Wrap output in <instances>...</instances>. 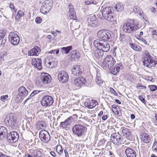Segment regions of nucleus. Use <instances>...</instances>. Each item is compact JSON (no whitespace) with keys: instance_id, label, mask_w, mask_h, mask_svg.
Listing matches in <instances>:
<instances>
[{"instance_id":"1","label":"nucleus","mask_w":157,"mask_h":157,"mask_svg":"<svg viewBox=\"0 0 157 157\" xmlns=\"http://www.w3.org/2000/svg\"><path fill=\"white\" fill-rule=\"evenodd\" d=\"M137 22L135 20L130 19L124 23L122 28L123 32L126 33H132L139 29Z\"/></svg>"},{"instance_id":"2","label":"nucleus","mask_w":157,"mask_h":157,"mask_svg":"<svg viewBox=\"0 0 157 157\" xmlns=\"http://www.w3.org/2000/svg\"><path fill=\"white\" fill-rule=\"evenodd\" d=\"M94 46L97 48L100 49L103 52H106L109 51L110 45L107 42L102 40L98 39L95 40L93 42Z\"/></svg>"},{"instance_id":"3","label":"nucleus","mask_w":157,"mask_h":157,"mask_svg":"<svg viewBox=\"0 0 157 157\" xmlns=\"http://www.w3.org/2000/svg\"><path fill=\"white\" fill-rule=\"evenodd\" d=\"M143 63L144 66L148 68L155 66L157 63V62L153 59L150 54L148 52H145L144 57Z\"/></svg>"},{"instance_id":"4","label":"nucleus","mask_w":157,"mask_h":157,"mask_svg":"<svg viewBox=\"0 0 157 157\" xmlns=\"http://www.w3.org/2000/svg\"><path fill=\"white\" fill-rule=\"evenodd\" d=\"M116 62L114 58L110 55L107 56L101 64L104 69H109L112 67Z\"/></svg>"},{"instance_id":"5","label":"nucleus","mask_w":157,"mask_h":157,"mask_svg":"<svg viewBox=\"0 0 157 157\" xmlns=\"http://www.w3.org/2000/svg\"><path fill=\"white\" fill-rule=\"evenodd\" d=\"M113 9L110 7H107L103 9L102 13L105 19L110 21L113 20Z\"/></svg>"},{"instance_id":"6","label":"nucleus","mask_w":157,"mask_h":157,"mask_svg":"<svg viewBox=\"0 0 157 157\" xmlns=\"http://www.w3.org/2000/svg\"><path fill=\"white\" fill-rule=\"evenodd\" d=\"M53 97L49 95L44 96L40 101L41 105L43 107H49L52 105L54 103Z\"/></svg>"},{"instance_id":"7","label":"nucleus","mask_w":157,"mask_h":157,"mask_svg":"<svg viewBox=\"0 0 157 157\" xmlns=\"http://www.w3.org/2000/svg\"><path fill=\"white\" fill-rule=\"evenodd\" d=\"M97 36L101 40L109 41L111 37V32L106 29L101 30L97 34Z\"/></svg>"},{"instance_id":"8","label":"nucleus","mask_w":157,"mask_h":157,"mask_svg":"<svg viewBox=\"0 0 157 157\" xmlns=\"http://www.w3.org/2000/svg\"><path fill=\"white\" fill-rule=\"evenodd\" d=\"M6 124L9 125L13 128H14L17 125V118L13 114H9L6 116L5 120Z\"/></svg>"},{"instance_id":"9","label":"nucleus","mask_w":157,"mask_h":157,"mask_svg":"<svg viewBox=\"0 0 157 157\" xmlns=\"http://www.w3.org/2000/svg\"><path fill=\"white\" fill-rule=\"evenodd\" d=\"M111 140L112 142L116 145H121L123 142L122 136L118 132L113 133L111 136Z\"/></svg>"},{"instance_id":"10","label":"nucleus","mask_w":157,"mask_h":157,"mask_svg":"<svg viewBox=\"0 0 157 157\" xmlns=\"http://www.w3.org/2000/svg\"><path fill=\"white\" fill-rule=\"evenodd\" d=\"M52 0H45L44 4L41 7L40 12L45 14L49 12L52 8Z\"/></svg>"},{"instance_id":"11","label":"nucleus","mask_w":157,"mask_h":157,"mask_svg":"<svg viewBox=\"0 0 157 157\" xmlns=\"http://www.w3.org/2000/svg\"><path fill=\"white\" fill-rule=\"evenodd\" d=\"M73 132L78 136H82L85 131L84 126L80 124H77L74 126L72 128Z\"/></svg>"},{"instance_id":"12","label":"nucleus","mask_w":157,"mask_h":157,"mask_svg":"<svg viewBox=\"0 0 157 157\" xmlns=\"http://www.w3.org/2000/svg\"><path fill=\"white\" fill-rule=\"evenodd\" d=\"M86 19L89 26L94 28L98 27V22L95 15L86 17Z\"/></svg>"},{"instance_id":"13","label":"nucleus","mask_w":157,"mask_h":157,"mask_svg":"<svg viewBox=\"0 0 157 157\" xmlns=\"http://www.w3.org/2000/svg\"><path fill=\"white\" fill-rule=\"evenodd\" d=\"M39 135L41 140L44 143H47L50 140V135L48 132L45 130H41Z\"/></svg>"},{"instance_id":"14","label":"nucleus","mask_w":157,"mask_h":157,"mask_svg":"<svg viewBox=\"0 0 157 157\" xmlns=\"http://www.w3.org/2000/svg\"><path fill=\"white\" fill-rule=\"evenodd\" d=\"M9 38L10 42L14 45H17L20 41L19 36L14 32H11L10 33Z\"/></svg>"},{"instance_id":"15","label":"nucleus","mask_w":157,"mask_h":157,"mask_svg":"<svg viewBox=\"0 0 157 157\" xmlns=\"http://www.w3.org/2000/svg\"><path fill=\"white\" fill-rule=\"evenodd\" d=\"M58 78L61 82L66 83L68 80L69 76L67 73L63 71H60L58 75Z\"/></svg>"},{"instance_id":"16","label":"nucleus","mask_w":157,"mask_h":157,"mask_svg":"<svg viewBox=\"0 0 157 157\" xmlns=\"http://www.w3.org/2000/svg\"><path fill=\"white\" fill-rule=\"evenodd\" d=\"M19 135L17 132L15 131L11 132L9 134L7 140L10 141V143L16 142L18 139Z\"/></svg>"},{"instance_id":"17","label":"nucleus","mask_w":157,"mask_h":157,"mask_svg":"<svg viewBox=\"0 0 157 157\" xmlns=\"http://www.w3.org/2000/svg\"><path fill=\"white\" fill-rule=\"evenodd\" d=\"M123 67L122 63H117L115 66L113 65L109 67L110 72L114 75H116L121 69H123Z\"/></svg>"},{"instance_id":"18","label":"nucleus","mask_w":157,"mask_h":157,"mask_svg":"<svg viewBox=\"0 0 157 157\" xmlns=\"http://www.w3.org/2000/svg\"><path fill=\"white\" fill-rule=\"evenodd\" d=\"M40 78L42 82L45 84H48L51 81V77L47 73H41Z\"/></svg>"},{"instance_id":"19","label":"nucleus","mask_w":157,"mask_h":157,"mask_svg":"<svg viewBox=\"0 0 157 157\" xmlns=\"http://www.w3.org/2000/svg\"><path fill=\"white\" fill-rule=\"evenodd\" d=\"M42 60L41 59L38 58H34L32 59V64L35 67L39 70L42 69Z\"/></svg>"},{"instance_id":"20","label":"nucleus","mask_w":157,"mask_h":157,"mask_svg":"<svg viewBox=\"0 0 157 157\" xmlns=\"http://www.w3.org/2000/svg\"><path fill=\"white\" fill-rule=\"evenodd\" d=\"M40 51L39 47L35 46L28 52V55L29 56H38Z\"/></svg>"},{"instance_id":"21","label":"nucleus","mask_w":157,"mask_h":157,"mask_svg":"<svg viewBox=\"0 0 157 157\" xmlns=\"http://www.w3.org/2000/svg\"><path fill=\"white\" fill-rule=\"evenodd\" d=\"M86 79L82 77H79L75 79L74 81V84L77 87H79L82 85L85 84L86 82Z\"/></svg>"},{"instance_id":"22","label":"nucleus","mask_w":157,"mask_h":157,"mask_svg":"<svg viewBox=\"0 0 157 157\" xmlns=\"http://www.w3.org/2000/svg\"><path fill=\"white\" fill-rule=\"evenodd\" d=\"M121 129L122 130V135L127 139H129L131 137V132L130 129L126 128L124 127H122Z\"/></svg>"},{"instance_id":"23","label":"nucleus","mask_w":157,"mask_h":157,"mask_svg":"<svg viewBox=\"0 0 157 157\" xmlns=\"http://www.w3.org/2000/svg\"><path fill=\"white\" fill-rule=\"evenodd\" d=\"M79 66L74 65L71 69L73 74L75 75H80L82 73V71L81 70Z\"/></svg>"},{"instance_id":"24","label":"nucleus","mask_w":157,"mask_h":157,"mask_svg":"<svg viewBox=\"0 0 157 157\" xmlns=\"http://www.w3.org/2000/svg\"><path fill=\"white\" fill-rule=\"evenodd\" d=\"M8 133L7 130L4 126L0 127V140L5 139L7 137Z\"/></svg>"},{"instance_id":"25","label":"nucleus","mask_w":157,"mask_h":157,"mask_svg":"<svg viewBox=\"0 0 157 157\" xmlns=\"http://www.w3.org/2000/svg\"><path fill=\"white\" fill-rule=\"evenodd\" d=\"M28 92L23 86H20L18 89V94L21 96L25 98L28 94Z\"/></svg>"},{"instance_id":"26","label":"nucleus","mask_w":157,"mask_h":157,"mask_svg":"<svg viewBox=\"0 0 157 157\" xmlns=\"http://www.w3.org/2000/svg\"><path fill=\"white\" fill-rule=\"evenodd\" d=\"M69 13H70L71 15H69V17L71 19H69V22L72 21V19L75 20L76 18L75 12V9L73 6L70 4H69Z\"/></svg>"},{"instance_id":"27","label":"nucleus","mask_w":157,"mask_h":157,"mask_svg":"<svg viewBox=\"0 0 157 157\" xmlns=\"http://www.w3.org/2000/svg\"><path fill=\"white\" fill-rule=\"evenodd\" d=\"M69 56L70 57V59L76 60V59H78L80 57V55L77 50H75L69 53Z\"/></svg>"},{"instance_id":"28","label":"nucleus","mask_w":157,"mask_h":157,"mask_svg":"<svg viewBox=\"0 0 157 157\" xmlns=\"http://www.w3.org/2000/svg\"><path fill=\"white\" fill-rule=\"evenodd\" d=\"M125 153L127 157H136V152L131 148H127L125 150Z\"/></svg>"},{"instance_id":"29","label":"nucleus","mask_w":157,"mask_h":157,"mask_svg":"<svg viewBox=\"0 0 157 157\" xmlns=\"http://www.w3.org/2000/svg\"><path fill=\"white\" fill-rule=\"evenodd\" d=\"M104 55V52L102 51L97 48L94 52V56L96 59H101L102 58Z\"/></svg>"},{"instance_id":"30","label":"nucleus","mask_w":157,"mask_h":157,"mask_svg":"<svg viewBox=\"0 0 157 157\" xmlns=\"http://www.w3.org/2000/svg\"><path fill=\"white\" fill-rule=\"evenodd\" d=\"M141 139L145 143H149L151 140L150 136L147 133H143L140 135Z\"/></svg>"},{"instance_id":"31","label":"nucleus","mask_w":157,"mask_h":157,"mask_svg":"<svg viewBox=\"0 0 157 157\" xmlns=\"http://www.w3.org/2000/svg\"><path fill=\"white\" fill-rule=\"evenodd\" d=\"M33 153L36 154L33 155L35 157H45V151H44L41 149H39V150L36 151H33Z\"/></svg>"},{"instance_id":"32","label":"nucleus","mask_w":157,"mask_h":157,"mask_svg":"<svg viewBox=\"0 0 157 157\" xmlns=\"http://www.w3.org/2000/svg\"><path fill=\"white\" fill-rule=\"evenodd\" d=\"M95 82L97 84L100 86H102L103 81L101 79L100 74L97 71L96 77L95 78Z\"/></svg>"},{"instance_id":"33","label":"nucleus","mask_w":157,"mask_h":157,"mask_svg":"<svg viewBox=\"0 0 157 157\" xmlns=\"http://www.w3.org/2000/svg\"><path fill=\"white\" fill-rule=\"evenodd\" d=\"M45 125L44 122L42 121H37L36 124V128L38 130L43 128Z\"/></svg>"},{"instance_id":"34","label":"nucleus","mask_w":157,"mask_h":157,"mask_svg":"<svg viewBox=\"0 0 157 157\" xmlns=\"http://www.w3.org/2000/svg\"><path fill=\"white\" fill-rule=\"evenodd\" d=\"M25 15V13L24 12L21 10H19L17 13L15 17V20L17 21H19L20 18L24 17Z\"/></svg>"},{"instance_id":"35","label":"nucleus","mask_w":157,"mask_h":157,"mask_svg":"<svg viewBox=\"0 0 157 157\" xmlns=\"http://www.w3.org/2000/svg\"><path fill=\"white\" fill-rule=\"evenodd\" d=\"M60 125L63 128L67 130L69 128V118H67L64 121L61 122Z\"/></svg>"},{"instance_id":"36","label":"nucleus","mask_w":157,"mask_h":157,"mask_svg":"<svg viewBox=\"0 0 157 157\" xmlns=\"http://www.w3.org/2000/svg\"><path fill=\"white\" fill-rule=\"evenodd\" d=\"M134 12L138 14H139L140 16L143 17V18L145 20H146L144 16V14L142 10L139 7H134L133 9Z\"/></svg>"},{"instance_id":"37","label":"nucleus","mask_w":157,"mask_h":157,"mask_svg":"<svg viewBox=\"0 0 157 157\" xmlns=\"http://www.w3.org/2000/svg\"><path fill=\"white\" fill-rule=\"evenodd\" d=\"M129 45L134 50L138 51H140L141 50V47L135 44L129 43Z\"/></svg>"},{"instance_id":"38","label":"nucleus","mask_w":157,"mask_h":157,"mask_svg":"<svg viewBox=\"0 0 157 157\" xmlns=\"http://www.w3.org/2000/svg\"><path fill=\"white\" fill-rule=\"evenodd\" d=\"M114 8L117 12L121 11L123 10L124 6L121 3H119L116 5Z\"/></svg>"},{"instance_id":"39","label":"nucleus","mask_w":157,"mask_h":157,"mask_svg":"<svg viewBox=\"0 0 157 157\" xmlns=\"http://www.w3.org/2000/svg\"><path fill=\"white\" fill-rule=\"evenodd\" d=\"M56 151L58 154L61 155L63 154V149L60 145H57L56 146Z\"/></svg>"},{"instance_id":"40","label":"nucleus","mask_w":157,"mask_h":157,"mask_svg":"<svg viewBox=\"0 0 157 157\" xmlns=\"http://www.w3.org/2000/svg\"><path fill=\"white\" fill-rule=\"evenodd\" d=\"M6 34V30L4 29H0V40L2 38H4Z\"/></svg>"},{"instance_id":"41","label":"nucleus","mask_w":157,"mask_h":157,"mask_svg":"<svg viewBox=\"0 0 157 157\" xmlns=\"http://www.w3.org/2000/svg\"><path fill=\"white\" fill-rule=\"evenodd\" d=\"M26 127L29 129H32L33 128V123L31 121H28L26 124Z\"/></svg>"},{"instance_id":"42","label":"nucleus","mask_w":157,"mask_h":157,"mask_svg":"<svg viewBox=\"0 0 157 157\" xmlns=\"http://www.w3.org/2000/svg\"><path fill=\"white\" fill-rule=\"evenodd\" d=\"M9 6L12 12H14L15 13H16L17 9L15 8V6L13 3L11 2L10 3Z\"/></svg>"},{"instance_id":"43","label":"nucleus","mask_w":157,"mask_h":157,"mask_svg":"<svg viewBox=\"0 0 157 157\" xmlns=\"http://www.w3.org/2000/svg\"><path fill=\"white\" fill-rule=\"evenodd\" d=\"M56 63L53 61H49L48 63V66L49 68H52L55 67Z\"/></svg>"},{"instance_id":"44","label":"nucleus","mask_w":157,"mask_h":157,"mask_svg":"<svg viewBox=\"0 0 157 157\" xmlns=\"http://www.w3.org/2000/svg\"><path fill=\"white\" fill-rule=\"evenodd\" d=\"M85 3L87 5L90 4L95 5L96 4V2L95 0H85Z\"/></svg>"},{"instance_id":"45","label":"nucleus","mask_w":157,"mask_h":157,"mask_svg":"<svg viewBox=\"0 0 157 157\" xmlns=\"http://www.w3.org/2000/svg\"><path fill=\"white\" fill-rule=\"evenodd\" d=\"M151 91H154L157 90V86L155 85H150L148 86Z\"/></svg>"},{"instance_id":"46","label":"nucleus","mask_w":157,"mask_h":157,"mask_svg":"<svg viewBox=\"0 0 157 157\" xmlns=\"http://www.w3.org/2000/svg\"><path fill=\"white\" fill-rule=\"evenodd\" d=\"M24 97L21 96L20 95L18 94L15 98V101L19 103L21 101Z\"/></svg>"},{"instance_id":"47","label":"nucleus","mask_w":157,"mask_h":157,"mask_svg":"<svg viewBox=\"0 0 157 157\" xmlns=\"http://www.w3.org/2000/svg\"><path fill=\"white\" fill-rule=\"evenodd\" d=\"M61 49L63 54H67L69 53V46L62 48Z\"/></svg>"},{"instance_id":"48","label":"nucleus","mask_w":157,"mask_h":157,"mask_svg":"<svg viewBox=\"0 0 157 157\" xmlns=\"http://www.w3.org/2000/svg\"><path fill=\"white\" fill-rule=\"evenodd\" d=\"M85 105L89 109H92L95 106L90 105V103L88 102H86L85 103Z\"/></svg>"},{"instance_id":"49","label":"nucleus","mask_w":157,"mask_h":157,"mask_svg":"<svg viewBox=\"0 0 157 157\" xmlns=\"http://www.w3.org/2000/svg\"><path fill=\"white\" fill-rule=\"evenodd\" d=\"M35 21L37 24H40L42 21V19L40 17H37L36 18Z\"/></svg>"},{"instance_id":"50","label":"nucleus","mask_w":157,"mask_h":157,"mask_svg":"<svg viewBox=\"0 0 157 157\" xmlns=\"http://www.w3.org/2000/svg\"><path fill=\"white\" fill-rule=\"evenodd\" d=\"M8 95L7 94L2 96L1 97L0 99L2 101H4L8 98Z\"/></svg>"},{"instance_id":"51","label":"nucleus","mask_w":157,"mask_h":157,"mask_svg":"<svg viewBox=\"0 0 157 157\" xmlns=\"http://www.w3.org/2000/svg\"><path fill=\"white\" fill-rule=\"evenodd\" d=\"M139 99L141 101V102H142L144 104H146V101L144 98L142 97L141 95H139L138 97Z\"/></svg>"},{"instance_id":"52","label":"nucleus","mask_w":157,"mask_h":157,"mask_svg":"<svg viewBox=\"0 0 157 157\" xmlns=\"http://www.w3.org/2000/svg\"><path fill=\"white\" fill-rule=\"evenodd\" d=\"M112 111L113 112H114V111H115L116 112H117V114H118V112L117 110V108L116 105H113L112 107Z\"/></svg>"},{"instance_id":"53","label":"nucleus","mask_w":157,"mask_h":157,"mask_svg":"<svg viewBox=\"0 0 157 157\" xmlns=\"http://www.w3.org/2000/svg\"><path fill=\"white\" fill-rule=\"evenodd\" d=\"M110 91L112 94H113L115 96L117 95V92L113 88L110 87Z\"/></svg>"},{"instance_id":"54","label":"nucleus","mask_w":157,"mask_h":157,"mask_svg":"<svg viewBox=\"0 0 157 157\" xmlns=\"http://www.w3.org/2000/svg\"><path fill=\"white\" fill-rule=\"evenodd\" d=\"M2 40L1 43V45L2 46H4V44L6 41V38H2Z\"/></svg>"},{"instance_id":"55","label":"nucleus","mask_w":157,"mask_h":157,"mask_svg":"<svg viewBox=\"0 0 157 157\" xmlns=\"http://www.w3.org/2000/svg\"><path fill=\"white\" fill-rule=\"evenodd\" d=\"M7 53L6 52H5L3 53L0 57V59L1 60H3L4 59V57L5 56L7 55Z\"/></svg>"},{"instance_id":"56","label":"nucleus","mask_w":157,"mask_h":157,"mask_svg":"<svg viewBox=\"0 0 157 157\" xmlns=\"http://www.w3.org/2000/svg\"><path fill=\"white\" fill-rule=\"evenodd\" d=\"M73 115L74 118H73V117L72 116L69 117V120H74V118L76 119L78 117V116L76 114H74Z\"/></svg>"},{"instance_id":"57","label":"nucleus","mask_w":157,"mask_h":157,"mask_svg":"<svg viewBox=\"0 0 157 157\" xmlns=\"http://www.w3.org/2000/svg\"><path fill=\"white\" fill-rule=\"evenodd\" d=\"M59 52V50L58 49L54 50L51 51V53H56V54H58Z\"/></svg>"},{"instance_id":"58","label":"nucleus","mask_w":157,"mask_h":157,"mask_svg":"<svg viewBox=\"0 0 157 157\" xmlns=\"http://www.w3.org/2000/svg\"><path fill=\"white\" fill-rule=\"evenodd\" d=\"M33 155H30L29 153L26 152L25 154L24 155V157H33Z\"/></svg>"},{"instance_id":"59","label":"nucleus","mask_w":157,"mask_h":157,"mask_svg":"<svg viewBox=\"0 0 157 157\" xmlns=\"http://www.w3.org/2000/svg\"><path fill=\"white\" fill-rule=\"evenodd\" d=\"M51 155L52 156L54 157H56V153L53 151H52L50 152Z\"/></svg>"},{"instance_id":"60","label":"nucleus","mask_w":157,"mask_h":157,"mask_svg":"<svg viewBox=\"0 0 157 157\" xmlns=\"http://www.w3.org/2000/svg\"><path fill=\"white\" fill-rule=\"evenodd\" d=\"M64 152L65 154V157H69L68 153L66 149L64 150Z\"/></svg>"},{"instance_id":"61","label":"nucleus","mask_w":157,"mask_h":157,"mask_svg":"<svg viewBox=\"0 0 157 157\" xmlns=\"http://www.w3.org/2000/svg\"><path fill=\"white\" fill-rule=\"evenodd\" d=\"M108 117V116L107 115H104L102 117V119L104 121L106 120Z\"/></svg>"},{"instance_id":"62","label":"nucleus","mask_w":157,"mask_h":157,"mask_svg":"<svg viewBox=\"0 0 157 157\" xmlns=\"http://www.w3.org/2000/svg\"><path fill=\"white\" fill-rule=\"evenodd\" d=\"M137 87L138 89H139L140 87H141V88L142 89H145L146 88L145 86H142V85H141V86L138 85L137 86Z\"/></svg>"},{"instance_id":"63","label":"nucleus","mask_w":157,"mask_h":157,"mask_svg":"<svg viewBox=\"0 0 157 157\" xmlns=\"http://www.w3.org/2000/svg\"><path fill=\"white\" fill-rule=\"evenodd\" d=\"M157 147V141H155L152 147Z\"/></svg>"},{"instance_id":"64","label":"nucleus","mask_w":157,"mask_h":157,"mask_svg":"<svg viewBox=\"0 0 157 157\" xmlns=\"http://www.w3.org/2000/svg\"><path fill=\"white\" fill-rule=\"evenodd\" d=\"M0 157H6V155H4L2 152H0Z\"/></svg>"}]
</instances>
